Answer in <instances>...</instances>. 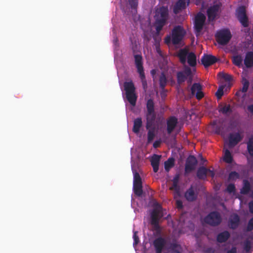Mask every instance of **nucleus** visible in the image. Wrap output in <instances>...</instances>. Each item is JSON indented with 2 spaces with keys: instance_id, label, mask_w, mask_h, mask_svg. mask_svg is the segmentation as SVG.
Here are the masks:
<instances>
[{
  "instance_id": "cd10ccee",
  "label": "nucleus",
  "mask_w": 253,
  "mask_h": 253,
  "mask_svg": "<svg viewBox=\"0 0 253 253\" xmlns=\"http://www.w3.org/2000/svg\"><path fill=\"white\" fill-rule=\"evenodd\" d=\"M230 237L229 233L225 231L218 234L217 236V241L220 243L225 242Z\"/></svg>"
},
{
  "instance_id": "6ab92c4d",
  "label": "nucleus",
  "mask_w": 253,
  "mask_h": 253,
  "mask_svg": "<svg viewBox=\"0 0 253 253\" xmlns=\"http://www.w3.org/2000/svg\"><path fill=\"white\" fill-rule=\"evenodd\" d=\"M219 6L218 4L213 5L207 10V15L209 21H212L215 19L218 12Z\"/></svg>"
},
{
  "instance_id": "dca6fc26",
  "label": "nucleus",
  "mask_w": 253,
  "mask_h": 253,
  "mask_svg": "<svg viewBox=\"0 0 253 253\" xmlns=\"http://www.w3.org/2000/svg\"><path fill=\"white\" fill-rule=\"evenodd\" d=\"M179 179V174H176L172 179V185L169 188L170 190L174 191V198L179 197L180 195V187L178 185Z\"/></svg>"
},
{
  "instance_id": "3c124183",
  "label": "nucleus",
  "mask_w": 253,
  "mask_h": 253,
  "mask_svg": "<svg viewBox=\"0 0 253 253\" xmlns=\"http://www.w3.org/2000/svg\"><path fill=\"white\" fill-rule=\"evenodd\" d=\"M222 78L227 82H230L232 79V77L230 75L222 73Z\"/></svg>"
},
{
  "instance_id": "b1692460",
  "label": "nucleus",
  "mask_w": 253,
  "mask_h": 253,
  "mask_svg": "<svg viewBox=\"0 0 253 253\" xmlns=\"http://www.w3.org/2000/svg\"><path fill=\"white\" fill-rule=\"evenodd\" d=\"M161 157L160 155L154 154L151 160V164L155 172H157L159 170Z\"/></svg>"
},
{
  "instance_id": "423d86ee",
  "label": "nucleus",
  "mask_w": 253,
  "mask_h": 253,
  "mask_svg": "<svg viewBox=\"0 0 253 253\" xmlns=\"http://www.w3.org/2000/svg\"><path fill=\"white\" fill-rule=\"evenodd\" d=\"M185 31L182 26H175L171 31V42L173 44H179L185 35Z\"/></svg>"
},
{
  "instance_id": "de8ad7c7",
  "label": "nucleus",
  "mask_w": 253,
  "mask_h": 253,
  "mask_svg": "<svg viewBox=\"0 0 253 253\" xmlns=\"http://www.w3.org/2000/svg\"><path fill=\"white\" fill-rule=\"evenodd\" d=\"M253 230V217H252L249 221L247 230L248 231H251Z\"/></svg>"
},
{
  "instance_id": "a19ab883",
  "label": "nucleus",
  "mask_w": 253,
  "mask_h": 253,
  "mask_svg": "<svg viewBox=\"0 0 253 253\" xmlns=\"http://www.w3.org/2000/svg\"><path fill=\"white\" fill-rule=\"evenodd\" d=\"M223 114H226L228 113H231L232 112V109L230 105H225L220 109L219 110Z\"/></svg>"
},
{
  "instance_id": "4c0bfd02",
  "label": "nucleus",
  "mask_w": 253,
  "mask_h": 253,
  "mask_svg": "<svg viewBox=\"0 0 253 253\" xmlns=\"http://www.w3.org/2000/svg\"><path fill=\"white\" fill-rule=\"evenodd\" d=\"M247 150L249 154L253 156V137L250 138L247 142Z\"/></svg>"
},
{
  "instance_id": "a18cd8bd",
  "label": "nucleus",
  "mask_w": 253,
  "mask_h": 253,
  "mask_svg": "<svg viewBox=\"0 0 253 253\" xmlns=\"http://www.w3.org/2000/svg\"><path fill=\"white\" fill-rule=\"evenodd\" d=\"M239 174L236 171H231L229 175V179L230 180H235L239 178Z\"/></svg>"
},
{
  "instance_id": "7c9ffc66",
  "label": "nucleus",
  "mask_w": 253,
  "mask_h": 253,
  "mask_svg": "<svg viewBox=\"0 0 253 253\" xmlns=\"http://www.w3.org/2000/svg\"><path fill=\"white\" fill-rule=\"evenodd\" d=\"M251 189V184L249 181L247 179L243 180V186L240 190V193L243 195L248 194Z\"/></svg>"
},
{
  "instance_id": "6e6552de",
  "label": "nucleus",
  "mask_w": 253,
  "mask_h": 253,
  "mask_svg": "<svg viewBox=\"0 0 253 253\" xmlns=\"http://www.w3.org/2000/svg\"><path fill=\"white\" fill-rule=\"evenodd\" d=\"M133 190L136 196H141L143 193L142 179L137 171L133 172Z\"/></svg>"
},
{
  "instance_id": "f257e3e1",
  "label": "nucleus",
  "mask_w": 253,
  "mask_h": 253,
  "mask_svg": "<svg viewBox=\"0 0 253 253\" xmlns=\"http://www.w3.org/2000/svg\"><path fill=\"white\" fill-rule=\"evenodd\" d=\"M169 17V9L167 6L158 8L154 16V26L157 33H159L166 24Z\"/></svg>"
},
{
  "instance_id": "0eeeda50",
  "label": "nucleus",
  "mask_w": 253,
  "mask_h": 253,
  "mask_svg": "<svg viewBox=\"0 0 253 253\" xmlns=\"http://www.w3.org/2000/svg\"><path fill=\"white\" fill-rule=\"evenodd\" d=\"M217 42L221 45H226L231 38V34L228 29L221 30L215 35Z\"/></svg>"
},
{
  "instance_id": "5701e85b",
  "label": "nucleus",
  "mask_w": 253,
  "mask_h": 253,
  "mask_svg": "<svg viewBox=\"0 0 253 253\" xmlns=\"http://www.w3.org/2000/svg\"><path fill=\"white\" fill-rule=\"evenodd\" d=\"M240 222V217L237 214H234L231 216L229 221V226L230 228L233 229H236Z\"/></svg>"
},
{
  "instance_id": "79ce46f5",
  "label": "nucleus",
  "mask_w": 253,
  "mask_h": 253,
  "mask_svg": "<svg viewBox=\"0 0 253 253\" xmlns=\"http://www.w3.org/2000/svg\"><path fill=\"white\" fill-rule=\"evenodd\" d=\"M131 9L136 10L138 5V0H127Z\"/></svg>"
},
{
  "instance_id": "1a4fd4ad",
  "label": "nucleus",
  "mask_w": 253,
  "mask_h": 253,
  "mask_svg": "<svg viewBox=\"0 0 253 253\" xmlns=\"http://www.w3.org/2000/svg\"><path fill=\"white\" fill-rule=\"evenodd\" d=\"M206 19V16L201 12H199L195 17L194 29L196 36L201 32Z\"/></svg>"
},
{
  "instance_id": "13d9d810",
  "label": "nucleus",
  "mask_w": 253,
  "mask_h": 253,
  "mask_svg": "<svg viewBox=\"0 0 253 253\" xmlns=\"http://www.w3.org/2000/svg\"><path fill=\"white\" fill-rule=\"evenodd\" d=\"M171 40V39L170 38V36H167L165 38V42L166 43H167V44H169Z\"/></svg>"
},
{
  "instance_id": "37998d69",
  "label": "nucleus",
  "mask_w": 253,
  "mask_h": 253,
  "mask_svg": "<svg viewBox=\"0 0 253 253\" xmlns=\"http://www.w3.org/2000/svg\"><path fill=\"white\" fill-rule=\"evenodd\" d=\"M249 86V81L247 79H244L243 81V87L242 89V91L243 92H246L248 89Z\"/></svg>"
},
{
  "instance_id": "72a5a7b5",
  "label": "nucleus",
  "mask_w": 253,
  "mask_h": 253,
  "mask_svg": "<svg viewBox=\"0 0 253 253\" xmlns=\"http://www.w3.org/2000/svg\"><path fill=\"white\" fill-rule=\"evenodd\" d=\"M174 165V160L172 158H169L164 163L165 169L167 171H169L171 168Z\"/></svg>"
},
{
  "instance_id": "9d476101",
  "label": "nucleus",
  "mask_w": 253,
  "mask_h": 253,
  "mask_svg": "<svg viewBox=\"0 0 253 253\" xmlns=\"http://www.w3.org/2000/svg\"><path fill=\"white\" fill-rule=\"evenodd\" d=\"M221 217L217 211H212L204 218V221L212 226H217L221 222Z\"/></svg>"
},
{
  "instance_id": "7ed1b4c3",
  "label": "nucleus",
  "mask_w": 253,
  "mask_h": 253,
  "mask_svg": "<svg viewBox=\"0 0 253 253\" xmlns=\"http://www.w3.org/2000/svg\"><path fill=\"white\" fill-rule=\"evenodd\" d=\"M147 112L146 114V129H149L153 125L156 118V114L155 112L154 103L153 100L149 99L146 103Z\"/></svg>"
},
{
  "instance_id": "c756f323",
  "label": "nucleus",
  "mask_w": 253,
  "mask_h": 253,
  "mask_svg": "<svg viewBox=\"0 0 253 253\" xmlns=\"http://www.w3.org/2000/svg\"><path fill=\"white\" fill-rule=\"evenodd\" d=\"M187 63L191 67H195L197 64L196 62V56L195 54L193 52H190L187 57Z\"/></svg>"
},
{
  "instance_id": "f704fd0d",
  "label": "nucleus",
  "mask_w": 253,
  "mask_h": 253,
  "mask_svg": "<svg viewBox=\"0 0 253 253\" xmlns=\"http://www.w3.org/2000/svg\"><path fill=\"white\" fill-rule=\"evenodd\" d=\"M148 129L147 133V143H150L153 141L155 136V128L150 127Z\"/></svg>"
},
{
  "instance_id": "ddd939ff",
  "label": "nucleus",
  "mask_w": 253,
  "mask_h": 253,
  "mask_svg": "<svg viewBox=\"0 0 253 253\" xmlns=\"http://www.w3.org/2000/svg\"><path fill=\"white\" fill-rule=\"evenodd\" d=\"M236 16L240 22L244 27H247L248 26V19L246 15L245 6H240L237 9Z\"/></svg>"
},
{
  "instance_id": "393cba45",
  "label": "nucleus",
  "mask_w": 253,
  "mask_h": 253,
  "mask_svg": "<svg viewBox=\"0 0 253 253\" xmlns=\"http://www.w3.org/2000/svg\"><path fill=\"white\" fill-rule=\"evenodd\" d=\"M184 196L186 199L190 202L195 201L197 198V195L195 193L194 190L192 187L186 191Z\"/></svg>"
},
{
  "instance_id": "f3484780",
  "label": "nucleus",
  "mask_w": 253,
  "mask_h": 253,
  "mask_svg": "<svg viewBox=\"0 0 253 253\" xmlns=\"http://www.w3.org/2000/svg\"><path fill=\"white\" fill-rule=\"evenodd\" d=\"M178 124V120L174 116H171L169 118L167 121V130L169 134L171 132L175 129Z\"/></svg>"
},
{
  "instance_id": "4d7b16f0",
  "label": "nucleus",
  "mask_w": 253,
  "mask_h": 253,
  "mask_svg": "<svg viewBox=\"0 0 253 253\" xmlns=\"http://www.w3.org/2000/svg\"><path fill=\"white\" fill-rule=\"evenodd\" d=\"M248 110L253 114V104L249 105L248 106Z\"/></svg>"
},
{
  "instance_id": "c85d7f7f",
  "label": "nucleus",
  "mask_w": 253,
  "mask_h": 253,
  "mask_svg": "<svg viewBox=\"0 0 253 253\" xmlns=\"http://www.w3.org/2000/svg\"><path fill=\"white\" fill-rule=\"evenodd\" d=\"M209 169L205 167H201L197 170V176L200 179H205L207 175Z\"/></svg>"
},
{
  "instance_id": "e433bc0d",
  "label": "nucleus",
  "mask_w": 253,
  "mask_h": 253,
  "mask_svg": "<svg viewBox=\"0 0 253 253\" xmlns=\"http://www.w3.org/2000/svg\"><path fill=\"white\" fill-rule=\"evenodd\" d=\"M242 61H243L242 57L240 55L234 56L233 57V64L238 67L241 66V65H242Z\"/></svg>"
},
{
  "instance_id": "412c9836",
  "label": "nucleus",
  "mask_w": 253,
  "mask_h": 253,
  "mask_svg": "<svg viewBox=\"0 0 253 253\" xmlns=\"http://www.w3.org/2000/svg\"><path fill=\"white\" fill-rule=\"evenodd\" d=\"M165 244L166 241L164 238L159 237L156 239L154 241V246L156 250V253H161Z\"/></svg>"
},
{
  "instance_id": "5fc2aeb1",
  "label": "nucleus",
  "mask_w": 253,
  "mask_h": 253,
  "mask_svg": "<svg viewBox=\"0 0 253 253\" xmlns=\"http://www.w3.org/2000/svg\"><path fill=\"white\" fill-rule=\"evenodd\" d=\"M249 208L250 212L253 213V201H251L249 203Z\"/></svg>"
},
{
  "instance_id": "bf43d9fd",
  "label": "nucleus",
  "mask_w": 253,
  "mask_h": 253,
  "mask_svg": "<svg viewBox=\"0 0 253 253\" xmlns=\"http://www.w3.org/2000/svg\"><path fill=\"white\" fill-rule=\"evenodd\" d=\"M113 43L115 45L118 44V39L117 37H115L113 40Z\"/></svg>"
},
{
  "instance_id": "58836bf2",
  "label": "nucleus",
  "mask_w": 253,
  "mask_h": 253,
  "mask_svg": "<svg viewBox=\"0 0 253 253\" xmlns=\"http://www.w3.org/2000/svg\"><path fill=\"white\" fill-rule=\"evenodd\" d=\"M226 85H221L219 86L217 91L215 93V95L218 99H220L223 95V89Z\"/></svg>"
},
{
  "instance_id": "ea45409f",
  "label": "nucleus",
  "mask_w": 253,
  "mask_h": 253,
  "mask_svg": "<svg viewBox=\"0 0 253 253\" xmlns=\"http://www.w3.org/2000/svg\"><path fill=\"white\" fill-rule=\"evenodd\" d=\"M180 246L177 243L170 244L169 248L170 252L180 251Z\"/></svg>"
},
{
  "instance_id": "bb28decb",
  "label": "nucleus",
  "mask_w": 253,
  "mask_h": 253,
  "mask_svg": "<svg viewBox=\"0 0 253 253\" xmlns=\"http://www.w3.org/2000/svg\"><path fill=\"white\" fill-rule=\"evenodd\" d=\"M142 126V121L141 118H137L133 121V126L132 131L135 133H138Z\"/></svg>"
},
{
  "instance_id": "8fccbe9b",
  "label": "nucleus",
  "mask_w": 253,
  "mask_h": 253,
  "mask_svg": "<svg viewBox=\"0 0 253 253\" xmlns=\"http://www.w3.org/2000/svg\"><path fill=\"white\" fill-rule=\"evenodd\" d=\"M155 48H156V51L157 52V53L161 57H163V54L162 50H161L160 46V44L159 43H156L155 44Z\"/></svg>"
},
{
  "instance_id": "aec40b11",
  "label": "nucleus",
  "mask_w": 253,
  "mask_h": 253,
  "mask_svg": "<svg viewBox=\"0 0 253 253\" xmlns=\"http://www.w3.org/2000/svg\"><path fill=\"white\" fill-rule=\"evenodd\" d=\"M189 53V50L186 48L180 49L178 51L177 56L182 64L185 65L186 64L187 57Z\"/></svg>"
},
{
  "instance_id": "09e8293b",
  "label": "nucleus",
  "mask_w": 253,
  "mask_h": 253,
  "mask_svg": "<svg viewBox=\"0 0 253 253\" xmlns=\"http://www.w3.org/2000/svg\"><path fill=\"white\" fill-rule=\"evenodd\" d=\"M137 232L135 231L134 232L133 235V238L134 240V242H133V245L134 246H136L139 242V237H138V235H137Z\"/></svg>"
},
{
  "instance_id": "c03bdc74",
  "label": "nucleus",
  "mask_w": 253,
  "mask_h": 253,
  "mask_svg": "<svg viewBox=\"0 0 253 253\" xmlns=\"http://www.w3.org/2000/svg\"><path fill=\"white\" fill-rule=\"evenodd\" d=\"M252 246L251 243L250 241L247 240L245 242L244 245V250L246 253H249L251 251Z\"/></svg>"
},
{
  "instance_id": "2f4dec72",
  "label": "nucleus",
  "mask_w": 253,
  "mask_h": 253,
  "mask_svg": "<svg viewBox=\"0 0 253 253\" xmlns=\"http://www.w3.org/2000/svg\"><path fill=\"white\" fill-rule=\"evenodd\" d=\"M226 131L227 129L226 128V125L223 123L217 125L215 127V132L216 134L223 135Z\"/></svg>"
},
{
  "instance_id": "680f3d73",
  "label": "nucleus",
  "mask_w": 253,
  "mask_h": 253,
  "mask_svg": "<svg viewBox=\"0 0 253 253\" xmlns=\"http://www.w3.org/2000/svg\"><path fill=\"white\" fill-rule=\"evenodd\" d=\"M151 74H155V70H152L151 71Z\"/></svg>"
},
{
  "instance_id": "e2e57ef3",
  "label": "nucleus",
  "mask_w": 253,
  "mask_h": 253,
  "mask_svg": "<svg viewBox=\"0 0 253 253\" xmlns=\"http://www.w3.org/2000/svg\"><path fill=\"white\" fill-rule=\"evenodd\" d=\"M170 253H180V251L178 252H171Z\"/></svg>"
},
{
  "instance_id": "052dcab7",
  "label": "nucleus",
  "mask_w": 253,
  "mask_h": 253,
  "mask_svg": "<svg viewBox=\"0 0 253 253\" xmlns=\"http://www.w3.org/2000/svg\"><path fill=\"white\" fill-rule=\"evenodd\" d=\"M208 172L210 173L211 176L213 177L214 176V173L212 170H211L209 169Z\"/></svg>"
},
{
  "instance_id": "4be33fe9",
  "label": "nucleus",
  "mask_w": 253,
  "mask_h": 253,
  "mask_svg": "<svg viewBox=\"0 0 253 253\" xmlns=\"http://www.w3.org/2000/svg\"><path fill=\"white\" fill-rule=\"evenodd\" d=\"M189 0H187L188 3ZM187 0H178L174 4L173 8V11L175 14L178 13L180 11L186 7V2Z\"/></svg>"
},
{
  "instance_id": "a211bd4d",
  "label": "nucleus",
  "mask_w": 253,
  "mask_h": 253,
  "mask_svg": "<svg viewBox=\"0 0 253 253\" xmlns=\"http://www.w3.org/2000/svg\"><path fill=\"white\" fill-rule=\"evenodd\" d=\"M243 138V137L239 132L231 133L229 136V145L230 147H233L240 142Z\"/></svg>"
},
{
  "instance_id": "9b49d317",
  "label": "nucleus",
  "mask_w": 253,
  "mask_h": 253,
  "mask_svg": "<svg viewBox=\"0 0 253 253\" xmlns=\"http://www.w3.org/2000/svg\"><path fill=\"white\" fill-rule=\"evenodd\" d=\"M135 64L138 73L139 74L140 77L142 81L143 85L145 88L146 82L145 80V77L143 67L142 57L140 54H135L134 55Z\"/></svg>"
},
{
  "instance_id": "39448f33",
  "label": "nucleus",
  "mask_w": 253,
  "mask_h": 253,
  "mask_svg": "<svg viewBox=\"0 0 253 253\" xmlns=\"http://www.w3.org/2000/svg\"><path fill=\"white\" fill-rule=\"evenodd\" d=\"M164 216L162 207L159 204L156 205L151 212V224L156 229H159V220Z\"/></svg>"
},
{
  "instance_id": "864d4df0",
  "label": "nucleus",
  "mask_w": 253,
  "mask_h": 253,
  "mask_svg": "<svg viewBox=\"0 0 253 253\" xmlns=\"http://www.w3.org/2000/svg\"><path fill=\"white\" fill-rule=\"evenodd\" d=\"M161 143V140H158L155 141L154 142L153 145V147L154 148H157L159 147L160 146Z\"/></svg>"
},
{
  "instance_id": "49530a36",
  "label": "nucleus",
  "mask_w": 253,
  "mask_h": 253,
  "mask_svg": "<svg viewBox=\"0 0 253 253\" xmlns=\"http://www.w3.org/2000/svg\"><path fill=\"white\" fill-rule=\"evenodd\" d=\"M235 190H236V188H235V185L234 184H232V183L229 184L227 186V188H226L227 191L229 193H232L235 192Z\"/></svg>"
},
{
  "instance_id": "a878e982",
  "label": "nucleus",
  "mask_w": 253,
  "mask_h": 253,
  "mask_svg": "<svg viewBox=\"0 0 253 253\" xmlns=\"http://www.w3.org/2000/svg\"><path fill=\"white\" fill-rule=\"evenodd\" d=\"M244 64L247 68L253 66V52H248L244 59Z\"/></svg>"
},
{
  "instance_id": "603ef678",
  "label": "nucleus",
  "mask_w": 253,
  "mask_h": 253,
  "mask_svg": "<svg viewBox=\"0 0 253 253\" xmlns=\"http://www.w3.org/2000/svg\"><path fill=\"white\" fill-rule=\"evenodd\" d=\"M176 206L177 209H181L183 208L182 202L180 200H177L176 201Z\"/></svg>"
},
{
  "instance_id": "f03ea898",
  "label": "nucleus",
  "mask_w": 253,
  "mask_h": 253,
  "mask_svg": "<svg viewBox=\"0 0 253 253\" xmlns=\"http://www.w3.org/2000/svg\"><path fill=\"white\" fill-rule=\"evenodd\" d=\"M177 83L178 84H182L186 81L190 85L193 82V75L191 69L187 66H184L182 71H178L176 73Z\"/></svg>"
},
{
  "instance_id": "f8f14e48",
  "label": "nucleus",
  "mask_w": 253,
  "mask_h": 253,
  "mask_svg": "<svg viewBox=\"0 0 253 253\" xmlns=\"http://www.w3.org/2000/svg\"><path fill=\"white\" fill-rule=\"evenodd\" d=\"M197 163L198 161L196 157L193 155H190L186 161L184 174L186 175L195 170Z\"/></svg>"
},
{
  "instance_id": "4468645a",
  "label": "nucleus",
  "mask_w": 253,
  "mask_h": 253,
  "mask_svg": "<svg viewBox=\"0 0 253 253\" xmlns=\"http://www.w3.org/2000/svg\"><path fill=\"white\" fill-rule=\"evenodd\" d=\"M201 61L204 67L207 68L215 63L218 61V59L213 55L204 54Z\"/></svg>"
},
{
  "instance_id": "20e7f679",
  "label": "nucleus",
  "mask_w": 253,
  "mask_h": 253,
  "mask_svg": "<svg viewBox=\"0 0 253 253\" xmlns=\"http://www.w3.org/2000/svg\"><path fill=\"white\" fill-rule=\"evenodd\" d=\"M124 86L126 91V98L132 106H135L137 96L135 93L134 84L132 81L126 82L124 83Z\"/></svg>"
},
{
  "instance_id": "2eb2a0df",
  "label": "nucleus",
  "mask_w": 253,
  "mask_h": 253,
  "mask_svg": "<svg viewBox=\"0 0 253 253\" xmlns=\"http://www.w3.org/2000/svg\"><path fill=\"white\" fill-rule=\"evenodd\" d=\"M202 87L199 83H194L191 88V94L196 95L197 99L200 100L204 97V93L202 91Z\"/></svg>"
},
{
  "instance_id": "c9c22d12",
  "label": "nucleus",
  "mask_w": 253,
  "mask_h": 253,
  "mask_svg": "<svg viewBox=\"0 0 253 253\" xmlns=\"http://www.w3.org/2000/svg\"><path fill=\"white\" fill-rule=\"evenodd\" d=\"M223 160L227 163L230 164L232 163L233 157L229 150H226Z\"/></svg>"
},
{
  "instance_id": "6e6d98bb",
  "label": "nucleus",
  "mask_w": 253,
  "mask_h": 253,
  "mask_svg": "<svg viewBox=\"0 0 253 253\" xmlns=\"http://www.w3.org/2000/svg\"><path fill=\"white\" fill-rule=\"evenodd\" d=\"M237 249L236 247H232L230 250L227 251L226 253H236Z\"/></svg>"
},
{
  "instance_id": "473e14b6",
  "label": "nucleus",
  "mask_w": 253,
  "mask_h": 253,
  "mask_svg": "<svg viewBox=\"0 0 253 253\" xmlns=\"http://www.w3.org/2000/svg\"><path fill=\"white\" fill-rule=\"evenodd\" d=\"M168 80L164 72H162L159 77V84L160 87L162 90L165 89V88L167 84Z\"/></svg>"
}]
</instances>
